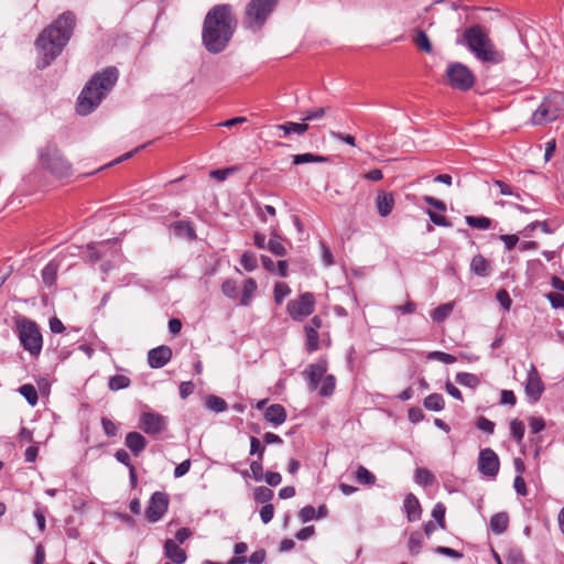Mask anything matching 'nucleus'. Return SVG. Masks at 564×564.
Masks as SVG:
<instances>
[{
  "instance_id": "nucleus-47",
  "label": "nucleus",
  "mask_w": 564,
  "mask_h": 564,
  "mask_svg": "<svg viewBox=\"0 0 564 564\" xmlns=\"http://www.w3.org/2000/svg\"><path fill=\"white\" fill-rule=\"evenodd\" d=\"M335 377L333 375H327L323 378L322 386L319 388V395L329 397L334 393L335 390Z\"/></svg>"
},
{
  "instance_id": "nucleus-50",
  "label": "nucleus",
  "mask_w": 564,
  "mask_h": 564,
  "mask_svg": "<svg viewBox=\"0 0 564 564\" xmlns=\"http://www.w3.org/2000/svg\"><path fill=\"white\" fill-rule=\"evenodd\" d=\"M330 111V107H319L313 110H307L303 113V121L317 120L326 116Z\"/></svg>"
},
{
  "instance_id": "nucleus-27",
  "label": "nucleus",
  "mask_w": 564,
  "mask_h": 564,
  "mask_svg": "<svg viewBox=\"0 0 564 564\" xmlns=\"http://www.w3.org/2000/svg\"><path fill=\"white\" fill-rule=\"evenodd\" d=\"M509 524V518L506 512L496 513L490 519V529L497 533H503Z\"/></svg>"
},
{
  "instance_id": "nucleus-14",
  "label": "nucleus",
  "mask_w": 564,
  "mask_h": 564,
  "mask_svg": "<svg viewBox=\"0 0 564 564\" xmlns=\"http://www.w3.org/2000/svg\"><path fill=\"white\" fill-rule=\"evenodd\" d=\"M172 358V349L169 346H159L148 352L149 366L153 369L164 367Z\"/></svg>"
},
{
  "instance_id": "nucleus-21",
  "label": "nucleus",
  "mask_w": 564,
  "mask_h": 564,
  "mask_svg": "<svg viewBox=\"0 0 564 564\" xmlns=\"http://www.w3.org/2000/svg\"><path fill=\"white\" fill-rule=\"evenodd\" d=\"M170 229L177 237H186L189 240H194L196 238V232L192 226V223L188 220H177L170 225Z\"/></svg>"
},
{
  "instance_id": "nucleus-42",
  "label": "nucleus",
  "mask_w": 564,
  "mask_h": 564,
  "mask_svg": "<svg viewBox=\"0 0 564 564\" xmlns=\"http://www.w3.org/2000/svg\"><path fill=\"white\" fill-rule=\"evenodd\" d=\"M240 264L245 268V270L251 272L258 268V258L257 254L252 251H245L240 258Z\"/></svg>"
},
{
  "instance_id": "nucleus-25",
  "label": "nucleus",
  "mask_w": 564,
  "mask_h": 564,
  "mask_svg": "<svg viewBox=\"0 0 564 564\" xmlns=\"http://www.w3.org/2000/svg\"><path fill=\"white\" fill-rule=\"evenodd\" d=\"M267 553L263 549L257 550L251 553L249 557L247 556H235L232 557L228 564H262L265 561Z\"/></svg>"
},
{
  "instance_id": "nucleus-24",
  "label": "nucleus",
  "mask_w": 564,
  "mask_h": 564,
  "mask_svg": "<svg viewBox=\"0 0 564 564\" xmlns=\"http://www.w3.org/2000/svg\"><path fill=\"white\" fill-rule=\"evenodd\" d=\"M257 289L258 285L254 279L249 278L245 280L242 284V293L240 296L239 304L242 306H249L253 300Z\"/></svg>"
},
{
  "instance_id": "nucleus-19",
  "label": "nucleus",
  "mask_w": 564,
  "mask_h": 564,
  "mask_svg": "<svg viewBox=\"0 0 564 564\" xmlns=\"http://www.w3.org/2000/svg\"><path fill=\"white\" fill-rule=\"evenodd\" d=\"M264 419L273 425H281L286 420L285 408L281 404H271L264 411Z\"/></svg>"
},
{
  "instance_id": "nucleus-8",
  "label": "nucleus",
  "mask_w": 564,
  "mask_h": 564,
  "mask_svg": "<svg viewBox=\"0 0 564 564\" xmlns=\"http://www.w3.org/2000/svg\"><path fill=\"white\" fill-rule=\"evenodd\" d=\"M445 76L447 84L453 88L460 91L471 89L475 84V76L473 72L463 63L453 62L447 65Z\"/></svg>"
},
{
  "instance_id": "nucleus-61",
  "label": "nucleus",
  "mask_w": 564,
  "mask_h": 564,
  "mask_svg": "<svg viewBox=\"0 0 564 564\" xmlns=\"http://www.w3.org/2000/svg\"><path fill=\"white\" fill-rule=\"evenodd\" d=\"M274 516V507L271 503L264 505L260 510V518L264 524L269 523Z\"/></svg>"
},
{
  "instance_id": "nucleus-60",
  "label": "nucleus",
  "mask_w": 564,
  "mask_h": 564,
  "mask_svg": "<svg viewBox=\"0 0 564 564\" xmlns=\"http://www.w3.org/2000/svg\"><path fill=\"white\" fill-rule=\"evenodd\" d=\"M427 215H429L431 221L436 226H442V227L451 226V223L448 221V219L443 215L436 214L435 212L430 210V209L427 210Z\"/></svg>"
},
{
  "instance_id": "nucleus-39",
  "label": "nucleus",
  "mask_w": 564,
  "mask_h": 564,
  "mask_svg": "<svg viewBox=\"0 0 564 564\" xmlns=\"http://www.w3.org/2000/svg\"><path fill=\"white\" fill-rule=\"evenodd\" d=\"M525 432L524 423L519 419H513L510 422V434L511 437L518 443L521 444Z\"/></svg>"
},
{
  "instance_id": "nucleus-51",
  "label": "nucleus",
  "mask_w": 564,
  "mask_h": 564,
  "mask_svg": "<svg viewBox=\"0 0 564 564\" xmlns=\"http://www.w3.org/2000/svg\"><path fill=\"white\" fill-rule=\"evenodd\" d=\"M290 293L291 289L286 283H275L273 294L276 304H281Z\"/></svg>"
},
{
  "instance_id": "nucleus-52",
  "label": "nucleus",
  "mask_w": 564,
  "mask_h": 564,
  "mask_svg": "<svg viewBox=\"0 0 564 564\" xmlns=\"http://www.w3.org/2000/svg\"><path fill=\"white\" fill-rule=\"evenodd\" d=\"M427 358L431 359V360H437V361H441L443 364H446V365H452L454 362H456V357L451 355V354H447V352H444V351H431L429 355H427Z\"/></svg>"
},
{
  "instance_id": "nucleus-4",
  "label": "nucleus",
  "mask_w": 564,
  "mask_h": 564,
  "mask_svg": "<svg viewBox=\"0 0 564 564\" xmlns=\"http://www.w3.org/2000/svg\"><path fill=\"white\" fill-rule=\"evenodd\" d=\"M457 44L465 45L477 59L484 63L499 64L503 61V54L496 50L488 31L480 24L467 28L463 37L457 40Z\"/></svg>"
},
{
  "instance_id": "nucleus-56",
  "label": "nucleus",
  "mask_w": 564,
  "mask_h": 564,
  "mask_svg": "<svg viewBox=\"0 0 564 564\" xmlns=\"http://www.w3.org/2000/svg\"><path fill=\"white\" fill-rule=\"evenodd\" d=\"M101 426H102L104 433L108 437H113L117 435L118 427H117L116 423L113 421H111L110 419H108L106 416L101 417Z\"/></svg>"
},
{
  "instance_id": "nucleus-3",
  "label": "nucleus",
  "mask_w": 564,
  "mask_h": 564,
  "mask_svg": "<svg viewBox=\"0 0 564 564\" xmlns=\"http://www.w3.org/2000/svg\"><path fill=\"white\" fill-rule=\"evenodd\" d=\"M118 69L113 66L106 67L96 73L84 86L78 96L76 111L82 116L91 113L110 93L118 80Z\"/></svg>"
},
{
  "instance_id": "nucleus-48",
  "label": "nucleus",
  "mask_w": 564,
  "mask_h": 564,
  "mask_svg": "<svg viewBox=\"0 0 564 564\" xmlns=\"http://www.w3.org/2000/svg\"><path fill=\"white\" fill-rule=\"evenodd\" d=\"M445 512L446 507L442 502H437L432 510V517L435 519L440 529H445Z\"/></svg>"
},
{
  "instance_id": "nucleus-57",
  "label": "nucleus",
  "mask_w": 564,
  "mask_h": 564,
  "mask_svg": "<svg viewBox=\"0 0 564 564\" xmlns=\"http://www.w3.org/2000/svg\"><path fill=\"white\" fill-rule=\"evenodd\" d=\"M250 470L252 474V478L256 481H261L263 479L264 473H263L262 460H259V459L252 460L250 464Z\"/></svg>"
},
{
  "instance_id": "nucleus-5",
  "label": "nucleus",
  "mask_w": 564,
  "mask_h": 564,
  "mask_svg": "<svg viewBox=\"0 0 564 564\" xmlns=\"http://www.w3.org/2000/svg\"><path fill=\"white\" fill-rule=\"evenodd\" d=\"M15 333L20 344L32 357H37L43 347V337L39 325L24 316L15 319Z\"/></svg>"
},
{
  "instance_id": "nucleus-46",
  "label": "nucleus",
  "mask_w": 564,
  "mask_h": 564,
  "mask_svg": "<svg viewBox=\"0 0 564 564\" xmlns=\"http://www.w3.org/2000/svg\"><path fill=\"white\" fill-rule=\"evenodd\" d=\"M221 291L224 295L230 300L238 299V285L235 280L227 279L221 284Z\"/></svg>"
},
{
  "instance_id": "nucleus-34",
  "label": "nucleus",
  "mask_w": 564,
  "mask_h": 564,
  "mask_svg": "<svg viewBox=\"0 0 564 564\" xmlns=\"http://www.w3.org/2000/svg\"><path fill=\"white\" fill-rule=\"evenodd\" d=\"M435 480L434 475L426 468L419 467L415 469L414 481L421 486H431Z\"/></svg>"
},
{
  "instance_id": "nucleus-9",
  "label": "nucleus",
  "mask_w": 564,
  "mask_h": 564,
  "mask_svg": "<svg viewBox=\"0 0 564 564\" xmlns=\"http://www.w3.org/2000/svg\"><path fill=\"white\" fill-rule=\"evenodd\" d=\"M315 304V295L311 292H305L297 299L289 301L286 312L293 321L302 322L314 312Z\"/></svg>"
},
{
  "instance_id": "nucleus-45",
  "label": "nucleus",
  "mask_w": 564,
  "mask_h": 564,
  "mask_svg": "<svg viewBox=\"0 0 564 564\" xmlns=\"http://www.w3.org/2000/svg\"><path fill=\"white\" fill-rule=\"evenodd\" d=\"M275 257H285L288 254V249L285 248L283 241L279 239H269L267 249Z\"/></svg>"
},
{
  "instance_id": "nucleus-32",
  "label": "nucleus",
  "mask_w": 564,
  "mask_h": 564,
  "mask_svg": "<svg viewBox=\"0 0 564 564\" xmlns=\"http://www.w3.org/2000/svg\"><path fill=\"white\" fill-rule=\"evenodd\" d=\"M466 224L478 230H488L491 227V219L486 216H466Z\"/></svg>"
},
{
  "instance_id": "nucleus-36",
  "label": "nucleus",
  "mask_w": 564,
  "mask_h": 564,
  "mask_svg": "<svg viewBox=\"0 0 564 564\" xmlns=\"http://www.w3.org/2000/svg\"><path fill=\"white\" fill-rule=\"evenodd\" d=\"M454 305L452 303H445L437 306L431 314L432 318L436 323L444 322L449 314L453 312Z\"/></svg>"
},
{
  "instance_id": "nucleus-23",
  "label": "nucleus",
  "mask_w": 564,
  "mask_h": 564,
  "mask_svg": "<svg viewBox=\"0 0 564 564\" xmlns=\"http://www.w3.org/2000/svg\"><path fill=\"white\" fill-rule=\"evenodd\" d=\"M556 113L554 111H550V109L544 105H540V107L533 112L531 121L535 126H541L546 122L554 121L556 119Z\"/></svg>"
},
{
  "instance_id": "nucleus-37",
  "label": "nucleus",
  "mask_w": 564,
  "mask_h": 564,
  "mask_svg": "<svg viewBox=\"0 0 564 564\" xmlns=\"http://www.w3.org/2000/svg\"><path fill=\"white\" fill-rule=\"evenodd\" d=\"M19 392L21 393V395H23L25 398V400L28 401V403L30 405L34 406L37 404L39 395H37V391L33 384H31V383L22 384L19 388Z\"/></svg>"
},
{
  "instance_id": "nucleus-54",
  "label": "nucleus",
  "mask_w": 564,
  "mask_h": 564,
  "mask_svg": "<svg viewBox=\"0 0 564 564\" xmlns=\"http://www.w3.org/2000/svg\"><path fill=\"white\" fill-rule=\"evenodd\" d=\"M476 426L481 432L491 435L495 433L496 424L486 416H479L476 421Z\"/></svg>"
},
{
  "instance_id": "nucleus-16",
  "label": "nucleus",
  "mask_w": 564,
  "mask_h": 564,
  "mask_svg": "<svg viewBox=\"0 0 564 564\" xmlns=\"http://www.w3.org/2000/svg\"><path fill=\"white\" fill-rule=\"evenodd\" d=\"M163 549L164 555L174 564H182L187 558L186 552L172 539L164 542Z\"/></svg>"
},
{
  "instance_id": "nucleus-7",
  "label": "nucleus",
  "mask_w": 564,
  "mask_h": 564,
  "mask_svg": "<svg viewBox=\"0 0 564 564\" xmlns=\"http://www.w3.org/2000/svg\"><path fill=\"white\" fill-rule=\"evenodd\" d=\"M40 160L42 166L50 171L55 177L64 178L72 174L70 163L63 156L61 151L52 144H47L40 151Z\"/></svg>"
},
{
  "instance_id": "nucleus-28",
  "label": "nucleus",
  "mask_w": 564,
  "mask_h": 564,
  "mask_svg": "<svg viewBox=\"0 0 564 564\" xmlns=\"http://www.w3.org/2000/svg\"><path fill=\"white\" fill-rule=\"evenodd\" d=\"M58 271V264L54 261H50L41 272L42 280L47 286H52L56 282Z\"/></svg>"
},
{
  "instance_id": "nucleus-35",
  "label": "nucleus",
  "mask_w": 564,
  "mask_h": 564,
  "mask_svg": "<svg viewBox=\"0 0 564 564\" xmlns=\"http://www.w3.org/2000/svg\"><path fill=\"white\" fill-rule=\"evenodd\" d=\"M424 544L423 535L419 531L411 532L408 542L409 552L412 555H417Z\"/></svg>"
},
{
  "instance_id": "nucleus-18",
  "label": "nucleus",
  "mask_w": 564,
  "mask_h": 564,
  "mask_svg": "<svg viewBox=\"0 0 564 564\" xmlns=\"http://www.w3.org/2000/svg\"><path fill=\"white\" fill-rule=\"evenodd\" d=\"M126 446L132 452L134 456H139L147 447L145 437L139 432H129L124 440Z\"/></svg>"
},
{
  "instance_id": "nucleus-40",
  "label": "nucleus",
  "mask_w": 564,
  "mask_h": 564,
  "mask_svg": "<svg viewBox=\"0 0 564 564\" xmlns=\"http://www.w3.org/2000/svg\"><path fill=\"white\" fill-rule=\"evenodd\" d=\"M131 383L130 378L124 375H115L109 378L108 387L111 391H118L128 388Z\"/></svg>"
},
{
  "instance_id": "nucleus-11",
  "label": "nucleus",
  "mask_w": 564,
  "mask_h": 564,
  "mask_svg": "<svg viewBox=\"0 0 564 564\" xmlns=\"http://www.w3.org/2000/svg\"><path fill=\"white\" fill-rule=\"evenodd\" d=\"M169 495L162 491L152 494L149 505L145 509V518L150 522H158L167 511Z\"/></svg>"
},
{
  "instance_id": "nucleus-44",
  "label": "nucleus",
  "mask_w": 564,
  "mask_h": 564,
  "mask_svg": "<svg viewBox=\"0 0 564 564\" xmlns=\"http://www.w3.org/2000/svg\"><path fill=\"white\" fill-rule=\"evenodd\" d=\"M356 480L361 485H375L376 476L366 467L359 466L356 470Z\"/></svg>"
},
{
  "instance_id": "nucleus-26",
  "label": "nucleus",
  "mask_w": 564,
  "mask_h": 564,
  "mask_svg": "<svg viewBox=\"0 0 564 564\" xmlns=\"http://www.w3.org/2000/svg\"><path fill=\"white\" fill-rule=\"evenodd\" d=\"M308 124L305 122H284L276 126L278 130L283 131L284 135H289L291 133L304 134L308 130Z\"/></svg>"
},
{
  "instance_id": "nucleus-12",
  "label": "nucleus",
  "mask_w": 564,
  "mask_h": 564,
  "mask_svg": "<svg viewBox=\"0 0 564 564\" xmlns=\"http://www.w3.org/2000/svg\"><path fill=\"white\" fill-rule=\"evenodd\" d=\"M500 468V460L498 455L491 448L480 449L478 456V470L484 476L495 478Z\"/></svg>"
},
{
  "instance_id": "nucleus-33",
  "label": "nucleus",
  "mask_w": 564,
  "mask_h": 564,
  "mask_svg": "<svg viewBox=\"0 0 564 564\" xmlns=\"http://www.w3.org/2000/svg\"><path fill=\"white\" fill-rule=\"evenodd\" d=\"M305 332V348L311 354L319 348V335L318 330L314 328H304Z\"/></svg>"
},
{
  "instance_id": "nucleus-38",
  "label": "nucleus",
  "mask_w": 564,
  "mask_h": 564,
  "mask_svg": "<svg viewBox=\"0 0 564 564\" xmlns=\"http://www.w3.org/2000/svg\"><path fill=\"white\" fill-rule=\"evenodd\" d=\"M413 42L421 51L425 53L432 52V44L425 31L417 30L413 37Z\"/></svg>"
},
{
  "instance_id": "nucleus-6",
  "label": "nucleus",
  "mask_w": 564,
  "mask_h": 564,
  "mask_svg": "<svg viewBox=\"0 0 564 564\" xmlns=\"http://www.w3.org/2000/svg\"><path fill=\"white\" fill-rule=\"evenodd\" d=\"M279 0H250L245 9L242 24L252 32H259L274 11Z\"/></svg>"
},
{
  "instance_id": "nucleus-20",
  "label": "nucleus",
  "mask_w": 564,
  "mask_h": 564,
  "mask_svg": "<svg viewBox=\"0 0 564 564\" xmlns=\"http://www.w3.org/2000/svg\"><path fill=\"white\" fill-rule=\"evenodd\" d=\"M376 206L381 217H387L391 214L394 207V198L391 193L379 192L376 198Z\"/></svg>"
},
{
  "instance_id": "nucleus-13",
  "label": "nucleus",
  "mask_w": 564,
  "mask_h": 564,
  "mask_svg": "<svg viewBox=\"0 0 564 564\" xmlns=\"http://www.w3.org/2000/svg\"><path fill=\"white\" fill-rule=\"evenodd\" d=\"M544 391V383L536 370V368L531 365L527 382H525V393L531 402H538Z\"/></svg>"
},
{
  "instance_id": "nucleus-17",
  "label": "nucleus",
  "mask_w": 564,
  "mask_h": 564,
  "mask_svg": "<svg viewBox=\"0 0 564 564\" xmlns=\"http://www.w3.org/2000/svg\"><path fill=\"white\" fill-rule=\"evenodd\" d=\"M403 511L410 522L417 521L421 518L422 509L419 499L413 494H408L403 501Z\"/></svg>"
},
{
  "instance_id": "nucleus-62",
  "label": "nucleus",
  "mask_w": 564,
  "mask_h": 564,
  "mask_svg": "<svg viewBox=\"0 0 564 564\" xmlns=\"http://www.w3.org/2000/svg\"><path fill=\"white\" fill-rule=\"evenodd\" d=\"M500 403L503 405L514 406L517 403V397L511 390H502Z\"/></svg>"
},
{
  "instance_id": "nucleus-59",
  "label": "nucleus",
  "mask_w": 564,
  "mask_h": 564,
  "mask_svg": "<svg viewBox=\"0 0 564 564\" xmlns=\"http://www.w3.org/2000/svg\"><path fill=\"white\" fill-rule=\"evenodd\" d=\"M299 517L303 522L314 520L316 519V509L312 506H305L300 510Z\"/></svg>"
},
{
  "instance_id": "nucleus-10",
  "label": "nucleus",
  "mask_w": 564,
  "mask_h": 564,
  "mask_svg": "<svg viewBox=\"0 0 564 564\" xmlns=\"http://www.w3.org/2000/svg\"><path fill=\"white\" fill-rule=\"evenodd\" d=\"M169 419L158 412H142L139 429L151 436H159L167 430Z\"/></svg>"
},
{
  "instance_id": "nucleus-63",
  "label": "nucleus",
  "mask_w": 564,
  "mask_h": 564,
  "mask_svg": "<svg viewBox=\"0 0 564 564\" xmlns=\"http://www.w3.org/2000/svg\"><path fill=\"white\" fill-rule=\"evenodd\" d=\"M529 426L531 429V432L536 434V433L541 432L542 430H544L545 422L542 417L531 416L529 419Z\"/></svg>"
},
{
  "instance_id": "nucleus-29",
  "label": "nucleus",
  "mask_w": 564,
  "mask_h": 564,
  "mask_svg": "<svg viewBox=\"0 0 564 564\" xmlns=\"http://www.w3.org/2000/svg\"><path fill=\"white\" fill-rule=\"evenodd\" d=\"M329 159L324 155L314 154V153H303L293 155V163L295 165L305 164V163H325L328 162Z\"/></svg>"
},
{
  "instance_id": "nucleus-1",
  "label": "nucleus",
  "mask_w": 564,
  "mask_h": 564,
  "mask_svg": "<svg viewBox=\"0 0 564 564\" xmlns=\"http://www.w3.org/2000/svg\"><path fill=\"white\" fill-rule=\"evenodd\" d=\"M237 23L230 4L214 6L203 23L202 41L205 48L212 54L225 51L236 32Z\"/></svg>"
},
{
  "instance_id": "nucleus-22",
  "label": "nucleus",
  "mask_w": 564,
  "mask_h": 564,
  "mask_svg": "<svg viewBox=\"0 0 564 564\" xmlns=\"http://www.w3.org/2000/svg\"><path fill=\"white\" fill-rule=\"evenodd\" d=\"M470 271L477 276H488L491 272L490 262L481 254H477L470 261Z\"/></svg>"
},
{
  "instance_id": "nucleus-15",
  "label": "nucleus",
  "mask_w": 564,
  "mask_h": 564,
  "mask_svg": "<svg viewBox=\"0 0 564 564\" xmlns=\"http://www.w3.org/2000/svg\"><path fill=\"white\" fill-rule=\"evenodd\" d=\"M327 371V365L325 361L316 362L310 365L304 373L307 376L308 379V387L311 390H315L321 380L325 377V373Z\"/></svg>"
},
{
  "instance_id": "nucleus-55",
  "label": "nucleus",
  "mask_w": 564,
  "mask_h": 564,
  "mask_svg": "<svg viewBox=\"0 0 564 564\" xmlns=\"http://www.w3.org/2000/svg\"><path fill=\"white\" fill-rule=\"evenodd\" d=\"M506 563L507 564H524V557H523L522 552L517 547L510 549L506 556Z\"/></svg>"
},
{
  "instance_id": "nucleus-58",
  "label": "nucleus",
  "mask_w": 564,
  "mask_h": 564,
  "mask_svg": "<svg viewBox=\"0 0 564 564\" xmlns=\"http://www.w3.org/2000/svg\"><path fill=\"white\" fill-rule=\"evenodd\" d=\"M496 299L505 311L510 310L512 301L507 290H499L496 294Z\"/></svg>"
},
{
  "instance_id": "nucleus-41",
  "label": "nucleus",
  "mask_w": 564,
  "mask_h": 564,
  "mask_svg": "<svg viewBox=\"0 0 564 564\" xmlns=\"http://www.w3.org/2000/svg\"><path fill=\"white\" fill-rule=\"evenodd\" d=\"M455 379L459 384L468 387V388H473V389L478 387L480 383V380L478 379V377L476 375L469 373V372H458L456 375Z\"/></svg>"
},
{
  "instance_id": "nucleus-2",
  "label": "nucleus",
  "mask_w": 564,
  "mask_h": 564,
  "mask_svg": "<svg viewBox=\"0 0 564 564\" xmlns=\"http://www.w3.org/2000/svg\"><path fill=\"white\" fill-rule=\"evenodd\" d=\"M75 25V14L66 11L43 30L35 42L39 68L47 67L62 53L73 35Z\"/></svg>"
},
{
  "instance_id": "nucleus-64",
  "label": "nucleus",
  "mask_w": 564,
  "mask_h": 564,
  "mask_svg": "<svg viewBox=\"0 0 564 564\" xmlns=\"http://www.w3.org/2000/svg\"><path fill=\"white\" fill-rule=\"evenodd\" d=\"M263 479L269 486L275 487L281 484L282 477L279 473L275 471H267L264 474Z\"/></svg>"
},
{
  "instance_id": "nucleus-53",
  "label": "nucleus",
  "mask_w": 564,
  "mask_h": 564,
  "mask_svg": "<svg viewBox=\"0 0 564 564\" xmlns=\"http://www.w3.org/2000/svg\"><path fill=\"white\" fill-rule=\"evenodd\" d=\"M265 447L256 436L250 437V455H257V459L263 460Z\"/></svg>"
},
{
  "instance_id": "nucleus-43",
  "label": "nucleus",
  "mask_w": 564,
  "mask_h": 564,
  "mask_svg": "<svg viewBox=\"0 0 564 564\" xmlns=\"http://www.w3.org/2000/svg\"><path fill=\"white\" fill-rule=\"evenodd\" d=\"M206 406L209 410H212L216 413H219V412H224L227 410V402L220 397L208 395L206 398Z\"/></svg>"
},
{
  "instance_id": "nucleus-30",
  "label": "nucleus",
  "mask_w": 564,
  "mask_h": 564,
  "mask_svg": "<svg viewBox=\"0 0 564 564\" xmlns=\"http://www.w3.org/2000/svg\"><path fill=\"white\" fill-rule=\"evenodd\" d=\"M423 405L430 411L440 412L445 406L444 398L440 393H432L424 399Z\"/></svg>"
},
{
  "instance_id": "nucleus-49",
  "label": "nucleus",
  "mask_w": 564,
  "mask_h": 564,
  "mask_svg": "<svg viewBox=\"0 0 564 564\" xmlns=\"http://www.w3.org/2000/svg\"><path fill=\"white\" fill-rule=\"evenodd\" d=\"M273 498V491L265 487L260 486L254 490V500L259 503H268Z\"/></svg>"
},
{
  "instance_id": "nucleus-31",
  "label": "nucleus",
  "mask_w": 564,
  "mask_h": 564,
  "mask_svg": "<svg viewBox=\"0 0 564 564\" xmlns=\"http://www.w3.org/2000/svg\"><path fill=\"white\" fill-rule=\"evenodd\" d=\"M107 243H108V241H102V242L88 243L86 246V251L88 253V258L93 263L99 261L104 257V254H105L104 249Z\"/></svg>"
}]
</instances>
